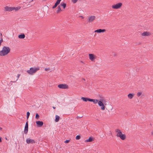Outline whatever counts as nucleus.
<instances>
[{"instance_id": "1", "label": "nucleus", "mask_w": 153, "mask_h": 153, "mask_svg": "<svg viewBox=\"0 0 153 153\" xmlns=\"http://www.w3.org/2000/svg\"><path fill=\"white\" fill-rule=\"evenodd\" d=\"M10 51V49L8 47L4 46L1 51H0V56H5L7 55Z\"/></svg>"}, {"instance_id": "2", "label": "nucleus", "mask_w": 153, "mask_h": 153, "mask_svg": "<svg viewBox=\"0 0 153 153\" xmlns=\"http://www.w3.org/2000/svg\"><path fill=\"white\" fill-rule=\"evenodd\" d=\"M117 133L116 136L118 137H120L122 140H124L126 138V135L125 134L122 133L121 130L118 129H117L115 130Z\"/></svg>"}, {"instance_id": "3", "label": "nucleus", "mask_w": 153, "mask_h": 153, "mask_svg": "<svg viewBox=\"0 0 153 153\" xmlns=\"http://www.w3.org/2000/svg\"><path fill=\"white\" fill-rule=\"evenodd\" d=\"M20 7H9L6 6L4 7V10L5 11L11 12L13 10H15V11H17L20 9Z\"/></svg>"}, {"instance_id": "4", "label": "nucleus", "mask_w": 153, "mask_h": 153, "mask_svg": "<svg viewBox=\"0 0 153 153\" xmlns=\"http://www.w3.org/2000/svg\"><path fill=\"white\" fill-rule=\"evenodd\" d=\"M39 69V67H32L30 68L29 70H27V72L29 74L33 75Z\"/></svg>"}, {"instance_id": "5", "label": "nucleus", "mask_w": 153, "mask_h": 153, "mask_svg": "<svg viewBox=\"0 0 153 153\" xmlns=\"http://www.w3.org/2000/svg\"><path fill=\"white\" fill-rule=\"evenodd\" d=\"M123 4L122 3L119 2L116 4H114L112 5V8L115 9H117L120 8L122 6Z\"/></svg>"}, {"instance_id": "6", "label": "nucleus", "mask_w": 153, "mask_h": 153, "mask_svg": "<svg viewBox=\"0 0 153 153\" xmlns=\"http://www.w3.org/2000/svg\"><path fill=\"white\" fill-rule=\"evenodd\" d=\"M89 59L92 62H94L97 58V56L93 54H89Z\"/></svg>"}, {"instance_id": "7", "label": "nucleus", "mask_w": 153, "mask_h": 153, "mask_svg": "<svg viewBox=\"0 0 153 153\" xmlns=\"http://www.w3.org/2000/svg\"><path fill=\"white\" fill-rule=\"evenodd\" d=\"M58 87L61 89H67L68 88V86L65 84H60L58 85Z\"/></svg>"}, {"instance_id": "8", "label": "nucleus", "mask_w": 153, "mask_h": 153, "mask_svg": "<svg viewBox=\"0 0 153 153\" xmlns=\"http://www.w3.org/2000/svg\"><path fill=\"white\" fill-rule=\"evenodd\" d=\"M96 19V17L94 16H91L88 18V22H93Z\"/></svg>"}, {"instance_id": "9", "label": "nucleus", "mask_w": 153, "mask_h": 153, "mask_svg": "<svg viewBox=\"0 0 153 153\" xmlns=\"http://www.w3.org/2000/svg\"><path fill=\"white\" fill-rule=\"evenodd\" d=\"M99 105L101 107V108L102 110H104L105 109V106L103 103L101 101H99L98 102Z\"/></svg>"}, {"instance_id": "10", "label": "nucleus", "mask_w": 153, "mask_h": 153, "mask_svg": "<svg viewBox=\"0 0 153 153\" xmlns=\"http://www.w3.org/2000/svg\"><path fill=\"white\" fill-rule=\"evenodd\" d=\"M26 143L27 144H33L35 143V142L34 140L30 139V138H28L26 140Z\"/></svg>"}, {"instance_id": "11", "label": "nucleus", "mask_w": 153, "mask_h": 153, "mask_svg": "<svg viewBox=\"0 0 153 153\" xmlns=\"http://www.w3.org/2000/svg\"><path fill=\"white\" fill-rule=\"evenodd\" d=\"M106 30L105 29H99L97 30H95L94 31L95 33H103L105 32Z\"/></svg>"}, {"instance_id": "12", "label": "nucleus", "mask_w": 153, "mask_h": 153, "mask_svg": "<svg viewBox=\"0 0 153 153\" xmlns=\"http://www.w3.org/2000/svg\"><path fill=\"white\" fill-rule=\"evenodd\" d=\"M62 0H57L54 5L53 7V9L55 8L59 5Z\"/></svg>"}, {"instance_id": "13", "label": "nucleus", "mask_w": 153, "mask_h": 153, "mask_svg": "<svg viewBox=\"0 0 153 153\" xmlns=\"http://www.w3.org/2000/svg\"><path fill=\"white\" fill-rule=\"evenodd\" d=\"M36 123L37 125H38V126L39 127H41L43 124V123L42 121H37L36 122Z\"/></svg>"}, {"instance_id": "14", "label": "nucleus", "mask_w": 153, "mask_h": 153, "mask_svg": "<svg viewBox=\"0 0 153 153\" xmlns=\"http://www.w3.org/2000/svg\"><path fill=\"white\" fill-rule=\"evenodd\" d=\"M150 35V33L148 32H144L141 34V35L143 36H148Z\"/></svg>"}, {"instance_id": "15", "label": "nucleus", "mask_w": 153, "mask_h": 153, "mask_svg": "<svg viewBox=\"0 0 153 153\" xmlns=\"http://www.w3.org/2000/svg\"><path fill=\"white\" fill-rule=\"evenodd\" d=\"M81 99L82 100L85 102H87V101H89L90 102L91 99L87 97H82L81 98Z\"/></svg>"}, {"instance_id": "16", "label": "nucleus", "mask_w": 153, "mask_h": 153, "mask_svg": "<svg viewBox=\"0 0 153 153\" xmlns=\"http://www.w3.org/2000/svg\"><path fill=\"white\" fill-rule=\"evenodd\" d=\"M93 140V138L92 137H89V138H88V139L85 140V143H87V142H91Z\"/></svg>"}, {"instance_id": "17", "label": "nucleus", "mask_w": 153, "mask_h": 153, "mask_svg": "<svg viewBox=\"0 0 153 153\" xmlns=\"http://www.w3.org/2000/svg\"><path fill=\"white\" fill-rule=\"evenodd\" d=\"M66 3H65L63 2H62V3H61L60 4L59 6H62L63 7V8H64V9H65L66 7Z\"/></svg>"}, {"instance_id": "18", "label": "nucleus", "mask_w": 153, "mask_h": 153, "mask_svg": "<svg viewBox=\"0 0 153 153\" xmlns=\"http://www.w3.org/2000/svg\"><path fill=\"white\" fill-rule=\"evenodd\" d=\"M134 96V94L130 93L128 95V97L129 99H131Z\"/></svg>"}, {"instance_id": "19", "label": "nucleus", "mask_w": 153, "mask_h": 153, "mask_svg": "<svg viewBox=\"0 0 153 153\" xmlns=\"http://www.w3.org/2000/svg\"><path fill=\"white\" fill-rule=\"evenodd\" d=\"M99 101L97 100H95V99H91L90 100V102H93L94 104H96L97 102L98 103V102Z\"/></svg>"}, {"instance_id": "20", "label": "nucleus", "mask_w": 153, "mask_h": 153, "mask_svg": "<svg viewBox=\"0 0 153 153\" xmlns=\"http://www.w3.org/2000/svg\"><path fill=\"white\" fill-rule=\"evenodd\" d=\"M28 126H25L24 133L25 134H27V132L28 131Z\"/></svg>"}, {"instance_id": "21", "label": "nucleus", "mask_w": 153, "mask_h": 153, "mask_svg": "<svg viewBox=\"0 0 153 153\" xmlns=\"http://www.w3.org/2000/svg\"><path fill=\"white\" fill-rule=\"evenodd\" d=\"M62 11L60 6L59 5L57 7V10H56V13H58Z\"/></svg>"}, {"instance_id": "22", "label": "nucleus", "mask_w": 153, "mask_h": 153, "mask_svg": "<svg viewBox=\"0 0 153 153\" xmlns=\"http://www.w3.org/2000/svg\"><path fill=\"white\" fill-rule=\"evenodd\" d=\"M25 37V36L24 34H22L18 36V37L20 39H24Z\"/></svg>"}, {"instance_id": "23", "label": "nucleus", "mask_w": 153, "mask_h": 153, "mask_svg": "<svg viewBox=\"0 0 153 153\" xmlns=\"http://www.w3.org/2000/svg\"><path fill=\"white\" fill-rule=\"evenodd\" d=\"M55 121L56 122H58L59 119V117L58 116L56 115L55 116Z\"/></svg>"}, {"instance_id": "24", "label": "nucleus", "mask_w": 153, "mask_h": 153, "mask_svg": "<svg viewBox=\"0 0 153 153\" xmlns=\"http://www.w3.org/2000/svg\"><path fill=\"white\" fill-rule=\"evenodd\" d=\"M30 115V113L29 112H27V119H28Z\"/></svg>"}, {"instance_id": "25", "label": "nucleus", "mask_w": 153, "mask_h": 153, "mask_svg": "<svg viewBox=\"0 0 153 153\" xmlns=\"http://www.w3.org/2000/svg\"><path fill=\"white\" fill-rule=\"evenodd\" d=\"M142 94V93L140 92H138L137 94V97H139Z\"/></svg>"}, {"instance_id": "26", "label": "nucleus", "mask_w": 153, "mask_h": 153, "mask_svg": "<svg viewBox=\"0 0 153 153\" xmlns=\"http://www.w3.org/2000/svg\"><path fill=\"white\" fill-rule=\"evenodd\" d=\"M80 138V136L79 135H77L76 137V139L77 140H79Z\"/></svg>"}, {"instance_id": "27", "label": "nucleus", "mask_w": 153, "mask_h": 153, "mask_svg": "<svg viewBox=\"0 0 153 153\" xmlns=\"http://www.w3.org/2000/svg\"><path fill=\"white\" fill-rule=\"evenodd\" d=\"M78 0H71L72 2L73 3H76L78 1Z\"/></svg>"}, {"instance_id": "28", "label": "nucleus", "mask_w": 153, "mask_h": 153, "mask_svg": "<svg viewBox=\"0 0 153 153\" xmlns=\"http://www.w3.org/2000/svg\"><path fill=\"white\" fill-rule=\"evenodd\" d=\"M20 74H17V79H16V81H13V82H16L17 80L18 79V78H19V76H20Z\"/></svg>"}, {"instance_id": "29", "label": "nucleus", "mask_w": 153, "mask_h": 153, "mask_svg": "<svg viewBox=\"0 0 153 153\" xmlns=\"http://www.w3.org/2000/svg\"><path fill=\"white\" fill-rule=\"evenodd\" d=\"M39 117V115L38 114H36V118L37 119H38Z\"/></svg>"}, {"instance_id": "30", "label": "nucleus", "mask_w": 153, "mask_h": 153, "mask_svg": "<svg viewBox=\"0 0 153 153\" xmlns=\"http://www.w3.org/2000/svg\"><path fill=\"white\" fill-rule=\"evenodd\" d=\"M69 142V140H65L64 142L65 143H68Z\"/></svg>"}, {"instance_id": "31", "label": "nucleus", "mask_w": 153, "mask_h": 153, "mask_svg": "<svg viewBox=\"0 0 153 153\" xmlns=\"http://www.w3.org/2000/svg\"><path fill=\"white\" fill-rule=\"evenodd\" d=\"M3 41V39L2 38H1V39L0 40V45H1V43Z\"/></svg>"}, {"instance_id": "32", "label": "nucleus", "mask_w": 153, "mask_h": 153, "mask_svg": "<svg viewBox=\"0 0 153 153\" xmlns=\"http://www.w3.org/2000/svg\"><path fill=\"white\" fill-rule=\"evenodd\" d=\"M49 70H50L49 68H45V71H47Z\"/></svg>"}, {"instance_id": "33", "label": "nucleus", "mask_w": 153, "mask_h": 153, "mask_svg": "<svg viewBox=\"0 0 153 153\" xmlns=\"http://www.w3.org/2000/svg\"><path fill=\"white\" fill-rule=\"evenodd\" d=\"M25 126H28V122H27L26 123V124H25Z\"/></svg>"}, {"instance_id": "34", "label": "nucleus", "mask_w": 153, "mask_h": 153, "mask_svg": "<svg viewBox=\"0 0 153 153\" xmlns=\"http://www.w3.org/2000/svg\"><path fill=\"white\" fill-rule=\"evenodd\" d=\"M79 17H81L82 19H83L84 18V17L82 16H80Z\"/></svg>"}, {"instance_id": "35", "label": "nucleus", "mask_w": 153, "mask_h": 153, "mask_svg": "<svg viewBox=\"0 0 153 153\" xmlns=\"http://www.w3.org/2000/svg\"><path fill=\"white\" fill-rule=\"evenodd\" d=\"M82 80H83V81H82L83 82H84V81H85V79H83Z\"/></svg>"}, {"instance_id": "36", "label": "nucleus", "mask_w": 153, "mask_h": 153, "mask_svg": "<svg viewBox=\"0 0 153 153\" xmlns=\"http://www.w3.org/2000/svg\"><path fill=\"white\" fill-rule=\"evenodd\" d=\"M2 141V140L1 138V137H0V142H1Z\"/></svg>"}, {"instance_id": "37", "label": "nucleus", "mask_w": 153, "mask_h": 153, "mask_svg": "<svg viewBox=\"0 0 153 153\" xmlns=\"http://www.w3.org/2000/svg\"><path fill=\"white\" fill-rule=\"evenodd\" d=\"M80 62H81V63H82L83 64H84V62H83L82 61H81Z\"/></svg>"}, {"instance_id": "38", "label": "nucleus", "mask_w": 153, "mask_h": 153, "mask_svg": "<svg viewBox=\"0 0 153 153\" xmlns=\"http://www.w3.org/2000/svg\"><path fill=\"white\" fill-rule=\"evenodd\" d=\"M53 108L54 109H55L56 108V107H54V106H53Z\"/></svg>"}, {"instance_id": "39", "label": "nucleus", "mask_w": 153, "mask_h": 153, "mask_svg": "<svg viewBox=\"0 0 153 153\" xmlns=\"http://www.w3.org/2000/svg\"><path fill=\"white\" fill-rule=\"evenodd\" d=\"M109 134H110L111 135L112 134H111V131H109Z\"/></svg>"}, {"instance_id": "40", "label": "nucleus", "mask_w": 153, "mask_h": 153, "mask_svg": "<svg viewBox=\"0 0 153 153\" xmlns=\"http://www.w3.org/2000/svg\"><path fill=\"white\" fill-rule=\"evenodd\" d=\"M2 129V128L1 127H0V130H1Z\"/></svg>"}, {"instance_id": "41", "label": "nucleus", "mask_w": 153, "mask_h": 153, "mask_svg": "<svg viewBox=\"0 0 153 153\" xmlns=\"http://www.w3.org/2000/svg\"><path fill=\"white\" fill-rule=\"evenodd\" d=\"M78 118H79V117H77V119H78Z\"/></svg>"}]
</instances>
